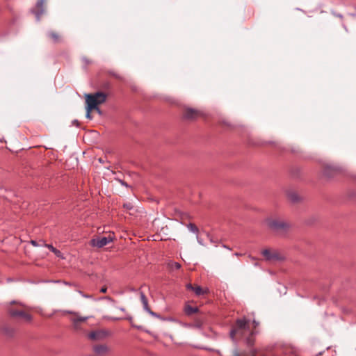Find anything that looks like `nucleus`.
<instances>
[{
	"mask_svg": "<svg viewBox=\"0 0 356 356\" xmlns=\"http://www.w3.org/2000/svg\"><path fill=\"white\" fill-rule=\"evenodd\" d=\"M247 334L250 336L247 338L246 343L248 346H252L254 343L252 336L254 333L250 330L249 321L245 318L237 319L234 327L230 331V337L234 341L236 334L243 337Z\"/></svg>",
	"mask_w": 356,
	"mask_h": 356,
	"instance_id": "1",
	"label": "nucleus"
},
{
	"mask_svg": "<svg viewBox=\"0 0 356 356\" xmlns=\"http://www.w3.org/2000/svg\"><path fill=\"white\" fill-rule=\"evenodd\" d=\"M265 222L270 229L280 234H285L292 228V224L290 222L279 218H268Z\"/></svg>",
	"mask_w": 356,
	"mask_h": 356,
	"instance_id": "2",
	"label": "nucleus"
},
{
	"mask_svg": "<svg viewBox=\"0 0 356 356\" xmlns=\"http://www.w3.org/2000/svg\"><path fill=\"white\" fill-rule=\"evenodd\" d=\"M107 95L103 92H97L92 94L86 95V106L89 109L96 110L99 114L102 113L101 110L99 108V105L102 104L106 100Z\"/></svg>",
	"mask_w": 356,
	"mask_h": 356,
	"instance_id": "3",
	"label": "nucleus"
},
{
	"mask_svg": "<svg viewBox=\"0 0 356 356\" xmlns=\"http://www.w3.org/2000/svg\"><path fill=\"white\" fill-rule=\"evenodd\" d=\"M185 225L191 232L196 234L197 241L200 245H203L204 243H218V240L217 238H214L209 233L205 232H200L195 224L189 222L188 224H185Z\"/></svg>",
	"mask_w": 356,
	"mask_h": 356,
	"instance_id": "4",
	"label": "nucleus"
},
{
	"mask_svg": "<svg viewBox=\"0 0 356 356\" xmlns=\"http://www.w3.org/2000/svg\"><path fill=\"white\" fill-rule=\"evenodd\" d=\"M113 233H109L106 236H97L90 240V245H107L113 241Z\"/></svg>",
	"mask_w": 356,
	"mask_h": 356,
	"instance_id": "5",
	"label": "nucleus"
},
{
	"mask_svg": "<svg viewBox=\"0 0 356 356\" xmlns=\"http://www.w3.org/2000/svg\"><path fill=\"white\" fill-rule=\"evenodd\" d=\"M9 314L12 317L19 318L26 323H29L32 321L31 315L22 310L10 308L9 309Z\"/></svg>",
	"mask_w": 356,
	"mask_h": 356,
	"instance_id": "6",
	"label": "nucleus"
},
{
	"mask_svg": "<svg viewBox=\"0 0 356 356\" xmlns=\"http://www.w3.org/2000/svg\"><path fill=\"white\" fill-rule=\"evenodd\" d=\"M9 314L12 317L19 318L26 323H29L32 321L31 315L22 310L10 308L9 309Z\"/></svg>",
	"mask_w": 356,
	"mask_h": 356,
	"instance_id": "7",
	"label": "nucleus"
},
{
	"mask_svg": "<svg viewBox=\"0 0 356 356\" xmlns=\"http://www.w3.org/2000/svg\"><path fill=\"white\" fill-rule=\"evenodd\" d=\"M65 313L74 314L75 316V317L71 318V321L72 322L73 327L76 330H80L81 323L86 322L89 318V316H79L78 313L72 311H65Z\"/></svg>",
	"mask_w": 356,
	"mask_h": 356,
	"instance_id": "8",
	"label": "nucleus"
},
{
	"mask_svg": "<svg viewBox=\"0 0 356 356\" xmlns=\"http://www.w3.org/2000/svg\"><path fill=\"white\" fill-rule=\"evenodd\" d=\"M107 335V332L104 330H96L88 334V338L91 340H101Z\"/></svg>",
	"mask_w": 356,
	"mask_h": 356,
	"instance_id": "9",
	"label": "nucleus"
},
{
	"mask_svg": "<svg viewBox=\"0 0 356 356\" xmlns=\"http://www.w3.org/2000/svg\"><path fill=\"white\" fill-rule=\"evenodd\" d=\"M200 113L198 111L193 108H186L184 113V117L186 119L194 120L198 118Z\"/></svg>",
	"mask_w": 356,
	"mask_h": 356,
	"instance_id": "10",
	"label": "nucleus"
},
{
	"mask_svg": "<svg viewBox=\"0 0 356 356\" xmlns=\"http://www.w3.org/2000/svg\"><path fill=\"white\" fill-rule=\"evenodd\" d=\"M94 352L98 355H103L108 353V348L107 346L102 344L93 347Z\"/></svg>",
	"mask_w": 356,
	"mask_h": 356,
	"instance_id": "11",
	"label": "nucleus"
},
{
	"mask_svg": "<svg viewBox=\"0 0 356 356\" xmlns=\"http://www.w3.org/2000/svg\"><path fill=\"white\" fill-rule=\"evenodd\" d=\"M184 313L187 316H191L198 312L199 309L197 307H192L188 304H186L184 308Z\"/></svg>",
	"mask_w": 356,
	"mask_h": 356,
	"instance_id": "12",
	"label": "nucleus"
},
{
	"mask_svg": "<svg viewBox=\"0 0 356 356\" xmlns=\"http://www.w3.org/2000/svg\"><path fill=\"white\" fill-rule=\"evenodd\" d=\"M180 325L186 328H194V329H202V323L200 321H197L195 323H182L180 322Z\"/></svg>",
	"mask_w": 356,
	"mask_h": 356,
	"instance_id": "13",
	"label": "nucleus"
},
{
	"mask_svg": "<svg viewBox=\"0 0 356 356\" xmlns=\"http://www.w3.org/2000/svg\"><path fill=\"white\" fill-rule=\"evenodd\" d=\"M262 254L267 260H273V259H278L277 254L276 253L271 252V251L270 250H263Z\"/></svg>",
	"mask_w": 356,
	"mask_h": 356,
	"instance_id": "14",
	"label": "nucleus"
},
{
	"mask_svg": "<svg viewBox=\"0 0 356 356\" xmlns=\"http://www.w3.org/2000/svg\"><path fill=\"white\" fill-rule=\"evenodd\" d=\"M44 0H39L38 2H37V4H36V7L38 8V11L37 13H35L38 19L40 18V17L44 13Z\"/></svg>",
	"mask_w": 356,
	"mask_h": 356,
	"instance_id": "15",
	"label": "nucleus"
},
{
	"mask_svg": "<svg viewBox=\"0 0 356 356\" xmlns=\"http://www.w3.org/2000/svg\"><path fill=\"white\" fill-rule=\"evenodd\" d=\"M140 300L145 311L147 312L150 309L148 305V300L143 292H140Z\"/></svg>",
	"mask_w": 356,
	"mask_h": 356,
	"instance_id": "16",
	"label": "nucleus"
},
{
	"mask_svg": "<svg viewBox=\"0 0 356 356\" xmlns=\"http://www.w3.org/2000/svg\"><path fill=\"white\" fill-rule=\"evenodd\" d=\"M167 267L170 270H178L181 268V264L178 262L169 261L167 263Z\"/></svg>",
	"mask_w": 356,
	"mask_h": 356,
	"instance_id": "17",
	"label": "nucleus"
},
{
	"mask_svg": "<svg viewBox=\"0 0 356 356\" xmlns=\"http://www.w3.org/2000/svg\"><path fill=\"white\" fill-rule=\"evenodd\" d=\"M49 36L53 40L54 42H59L61 40L60 35L58 33L51 31L49 33Z\"/></svg>",
	"mask_w": 356,
	"mask_h": 356,
	"instance_id": "18",
	"label": "nucleus"
},
{
	"mask_svg": "<svg viewBox=\"0 0 356 356\" xmlns=\"http://www.w3.org/2000/svg\"><path fill=\"white\" fill-rule=\"evenodd\" d=\"M193 291L195 293V295L201 296L204 293H207L208 290L207 289L204 290L201 286H194Z\"/></svg>",
	"mask_w": 356,
	"mask_h": 356,
	"instance_id": "19",
	"label": "nucleus"
},
{
	"mask_svg": "<svg viewBox=\"0 0 356 356\" xmlns=\"http://www.w3.org/2000/svg\"><path fill=\"white\" fill-rule=\"evenodd\" d=\"M51 252H53L58 257L63 258L61 252L58 250L55 246H47Z\"/></svg>",
	"mask_w": 356,
	"mask_h": 356,
	"instance_id": "20",
	"label": "nucleus"
},
{
	"mask_svg": "<svg viewBox=\"0 0 356 356\" xmlns=\"http://www.w3.org/2000/svg\"><path fill=\"white\" fill-rule=\"evenodd\" d=\"M289 198L292 201V202H297L298 200V196L297 194L296 193H290L289 194Z\"/></svg>",
	"mask_w": 356,
	"mask_h": 356,
	"instance_id": "21",
	"label": "nucleus"
},
{
	"mask_svg": "<svg viewBox=\"0 0 356 356\" xmlns=\"http://www.w3.org/2000/svg\"><path fill=\"white\" fill-rule=\"evenodd\" d=\"M93 109H89V107L86 106V117L89 119H91L92 118V116L90 115V112L92 111Z\"/></svg>",
	"mask_w": 356,
	"mask_h": 356,
	"instance_id": "22",
	"label": "nucleus"
},
{
	"mask_svg": "<svg viewBox=\"0 0 356 356\" xmlns=\"http://www.w3.org/2000/svg\"><path fill=\"white\" fill-rule=\"evenodd\" d=\"M195 348H200V349H204V350H209V351H215L214 349L210 348H204V347H200V346H195ZM216 352H217L218 354H220V351L219 350H216Z\"/></svg>",
	"mask_w": 356,
	"mask_h": 356,
	"instance_id": "23",
	"label": "nucleus"
},
{
	"mask_svg": "<svg viewBox=\"0 0 356 356\" xmlns=\"http://www.w3.org/2000/svg\"><path fill=\"white\" fill-rule=\"evenodd\" d=\"M124 208L127 209V210H131L133 209V206L131 203H126L123 205Z\"/></svg>",
	"mask_w": 356,
	"mask_h": 356,
	"instance_id": "24",
	"label": "nucleus"
},
{
	"mask_svg": "<svg viewBox=\"0 0 356 356\" xmlns=\"http://www.w3.org/2000/svg\"><path fill=\"white\" fill-rule=\"evenodd\" d=\"M147 312L149 313L151 316H152L154 317H156V318H159L160 317V316L158 314L152 312L151 309H149Z\"/></svg>",
	"mask_w": 356,
	"mask_h": 356,
	"instance_id": "25",
	"label": "nucleus"
},
{
	"mask_svg": "<svg viewBox=\"0 0 356 356\" xmlns=\"http://www.w3.org/2000/svg\"><path fill=\"white\" fill-rule=\"evenodd\" d=\"M186 286L187 289L193 291L194 286L191 284L188 283Z\"/></svg>",
	"mask_w": 356,
	"mask_h": 356,
	"instance_id": "26",
	"label": "nucleus"
},
{
	"mask_svg": "<svg viewBox=\"0 0 356 356\" xmlns=\"http://www.w3.org/2000/svg\"><path fill=\"white\" fill-rule=\"evenodd\" d=\"M107 291V289L106 287H102L101 289H100V292L102 293H106Z\"/></svg>",
	"mask_w": 356,
	"mask_h": 356,
	"instance_id": "27",
	"label": "nucleus"
},
{
	"mask_svg": "<svg viewBox=\"0 0 356 356\" xmlns=\"http://www.w3.org/2000/svg\"><path fill=\"white\" fill-rule=\"evenodd\" d=\"M73 124H75L76 126H79V122L77 120L73 121Z\"/></svg>",
	"mask_w": 356,
	"mask_h": 356,
	"instance_id": "28",
	"label": "nucleus"
},
{
	"mask_svg": "<svg viewBox=\"0 0 356 356\" xmlns=\"http://www.w3.org/2000/svg\"><path fill=\"white\" fill-rule=\"evenodd\" d=\"M234 356H239V354H238V351L236 350H234Z\"/></svg>",
	"mask_w": 356,
	"mask_h": 356,
	"instance_id": "29",
	"label": "nucleus"
},
{
	"mask_svg": "<svg viewBox=\"0 0 356 356\" xmlns=\"http://www.w3.org/2000/svg\"><path fill=\"white\" fill-rule=\"evenodd\" d=\"M253 323L254 324V327H257L259 325V323L254 320L253 321Z\"/></svg>",
	"mask_w": 356,
	"mask_h": 356,
	"instance_id": "30",
	"label": "nucleus"
},
{
	"mask_svg": "<svg viewBox=\"0 0 356 356\" xmlns=\"http://www.w3.org/2000/svg\"><path fill=\"white\" fill-rule=\"evenodd\" d=\"M31 244H32L33 245H37L36 242H35V241H33V240H31Z\"/></svg>",
	"mask_w": 356,
	"mask_h": 356,
	"instance_id": "31",
	"label": "nucleus"
},
{
	"mask_svg": "<svg viewBox=\"0 0 356 356\" xmlns=\"http://www.w3.org/2000/svg\"><path fill=\"white\" fill-rule=\"evenodd\" d=\"M80 293L85 298H90V296H88V295H83L81 293V292H80Z\"/></svg>",
	"mask_w": 356,
	"mask_h": 356,
	"instance_id": "32",
	"label": "nucleus"
},
{
	"mask_svg": "<svg viewBox=\"0 0 356 356\" xmlns=\"http://www.w3.org/2000/svg\"><path fill=\"white\" fill-rule=\"evenodd\" d=\"M119 309H120L122 312H124V311H125L124 308H123V307H120Z\"/></svg>",
	"mask_w": 356,
	"mask_h": 356,
	"instance_id": "33",
	"label": "nucleus"
}]
</instances>
